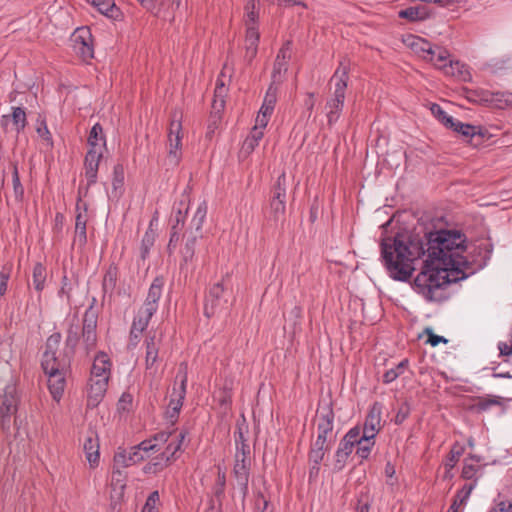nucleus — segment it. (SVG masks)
I'll list each match as a JSON object with an SVG mask.
<instances>
[{
    "mask_svg": "<svg viewBox=\"0 0 512 512\" xmlns=\"http://www.w3.org/2000/svg\"><path fill=\"white\" fill-rule=\"evenodd\" d=\"M422 237L411 232L397 233L381 243L382 257L389 275L407 281L419 258L427 253L421 272L414 280V289L428 301L446 299L445 289L475 273L473 265L462 253L466 236L458 230H439Z\"/></svg>",
    "mask_w": 512,
    "mask_h": 512,
    "instance_id": "1",
    "label": "nucleus"
},
{
    "mask_svg": "<svg viewBox=\"0 0 512 512\" xmlns=\"http://www.w3.org/2000/svg\"><path fill=\"white\" fill-rule=\"evenodd\" d=\"M72 320L67 332L65 355H58V347L61 342V334L54 333L46 341L45 351L42 357V368L48 376V388L54 400L59 401L64 392L66 373L69 366L68 354H73L77 346L79 336L78 323Z\"/></svg>",
    "mask_w": 512,
    "mask_h": 512,
    "instance_id": "2",
    "label": "nucleus"
},
{
    "mask_svg": "<svg viewBox=\"0 0 512 512\" xmlns=\"http://www.w3.org/2000/svg\"><path fill=\"white\" fill-rule=\"evenodd\" d=\"M381 406L375 403L364 422L363 427L350 429L343 438V448H371L374 445V438L381 428Z\"/></svg>",
    "mask_w": 512,
    "mask_h": 512,
    "instance_id": "3",
    "label": "nucleus"
},
{
    "mask_svg": "<svg viewBox=\"0 0 512 512\" xmlns=\"http://www.w3.org/2000/svg\"><path fill=\"white\" fill-rule=\"evenodd\" d=\"M163 286L164 280L162 278L157 277L152 282L146 300L143 306L138 310L131 326L130 342L132 345H137L143 331L147 328L150 319L157 311L158 302L162 296Z\"/></svg>",
    "mask_w": 512,
    "mask_h": 512,
    "instance_id": "4",
    "label": "nucleus"
},
{
    "mask_svg": "<svg viewBox=\"0 0 512 512\" xmlns=\"http://www.w3.org/2000/svg\"><path fill=\"white\" fill-rule=\"evenodd\" d=\"M348 80V68L341 62L330 79L331 93L325 105L329 125L334 124L340 117L344 106Z\"/></svg>",
    "mask_w": 512,
    "mask_h": 512,
    "instance_id": "5",
    "label": "nucleus"
},
{
    "mask_svg": "<svg viewBox=\"0 0 512 512\" xmlns=\"http://www.w3.org/2000/svg\"><path fill=\"white\" fill-rule=\"evenodd\" d=\"M404 42L416 55L431 62L434 66L437 61H444L447 55L445 48L433 46L427 40L418 36L409 35Z\"/></svg>",
    "mask_w": 512,
    "mask_h": 512,
    "instance_id": "6",
    "label": "nucleus"
},
{
    "mask_svg": "<svg viewBox=\"0 0 512 512\" xmlns=\"http://www.w3.org/2000/svg\"><path fill=\"white\" fill-rule=\"evenodd\" d=\"M17 387L13 381H0V425H9L12 415L17 410Z\"/></svg>",
    "mask_w": 512,
    "mask_h": 512,
    "instance_id": "7",
    "label": "nucleus"
},
{
    "mask_svg": "<svg viewBox=\"0 0 512 512\" xmlns=\"http://www.w3.org/2000/svg\"><path fill=\"white\" fill-rule=\"evenodd\" d=\"M186 383V368H182L181 366L176 375L175 385L170 395V401L166 412L167 417L170 419L171 423H174L176 421L178 414L182 408L183 400L186 395Z\"/></svg>",
    "mask_w": 512,
    "mask_h": 512,
    "instance_id": "8",
    "label": "nucleus"
},
{
    "mask_svg": "<svg viewBox=\"0 0 512 512\" xmlns=\"http://www.w3.org/2000/svg\"><path fill=\"white\" fill-rule=\"evenodd\" d=\"M181 130L182 125L178 113L173 114L168 132V156L167 165L175 167L181 160Z\"/></svg>",
    "mask_w": 512,
    "mask_h": 512,
    "instance_id": "9",
    "label": "nucleus"
},
{
    "mask_svg": "<svg viewBox=\"0 0 512 512\" xmlns=\"http://www.w3.org/2000/svg\"><path fill=\"white\" fill-rule=\"evenodd\" d=\"M161 344V334H157L156 331L150 332L145 340L146 346V357L145 366L146 372L145 377L154 380L158 374L157 362L159 359V348ZM152 385V382L150 383Z\"/></svg>",
    "mask_w": 512,
    "mask_h": 512,
    "instance_id": "10",
    "label": "nucleus"
},
{
    "mask_svg": "<svg viewBox=\"0 0 512 512\" xmlns=\"http://www.w3.org/2000/svg\"><path fill=\"white\" fill-rule=\"evenodd\" d=\"M333 412L329 407L320 408L317 412L318 435L315 441L316 448H323L325 444L330 445L333 439Z\"/></svg>",
    "mask_w": 512,
    "mask_h": 512,
    "instance_id": "11",
    "label": "nucleus"
},
{
    "mask_svg": "<svg viewBox=\"0 0 512 512\" xmlns=\"http://www.w3.org/2000/svg\"><path fill=\"white\" fill-rule=\"evenodd\" d=\"M229 304V297L225 291L224 284H214L206 297L204 312L207 317L216 314L217 311L226 310Z\"/></svg>",
    "mask_w": 512,
    "mask_h": 512,
    "instance_id": "12",
    "label": "nucleus"
},
{
    "mask_svg": "<svg viewBox=\"0 0 512 512\" xmlns=\"http://www.w3.org/2000/svg\"><path fill=\"white\" fill-rule=\"evenodd\" d=\"M187 433L183 430H173L171 432L162 431L155 435V441L157 443L146 446L144 442L134 446L133 448H156L157 445L167 443V448H181L182 446H188L190 440L186 439Z\"/></svg>",
    "mask_w": 512,
    "mask_h": 512,
    "instance_id": "13",
    "label": "nucleus"
},
{
    "mask_svg": "<svg viewBox=\"0 0 512 512\" xmlns=\"http://www.w3.org/2000/svg\"><path fill=\"white\" fill-rule=\"evenodd\" d=\"M292 56V43L286 41L279 50L272 72V83L279 84L283 80V74L288 69V61Z\"/></svg>",
    "mask_w": 512,
    "mask_h": 512,
    "instance_id": "14",
    "label": "nucleus"
},
{
    "mask_svg": "<svg viewBox=\"0 0 512 512\" xmlns=\"http://www.w3.org/2000/svg\"><path fill=\"white\" fill-rule=\"evenodd\" d=\"M435 67L442 70L445 75L457 77L461 81L467 82L471 80V74L466 65L459 61L451 60L448 51L445 60L437 61Z\"/></svg>",
    "mask_w": 512,
    "mask_h": 512,
    "instance_id": "15",
    "label": "nucleus"
},
{
    "mask_svg": "<svg viewBox=\"0 0 512 512\" xmlns=\"http://www.w3.org/2000/svg\"><path fill=\"white\" fill-rule=\"evenodd\" d=\"M96 327L97 316L91 309H89L84 314L82 327V340L87 353L96 345Z\"/></svg>",
    "mask_w": 512,
    "mask_h": 512,
    "instance_id": "16",
    "label": "nucleus"
},
{
    "mask_svg": "<svg viewBox=\"0 0 512 512\" xmlns=\"http://www.w3.org/2000/svg\"><path fill=\"white\" fill-rule=\"evenodd\" d=\"M26 124V112L21 107H12V113L10 115H3L1 117V127L5 132L15 131L19 134L24 130Z\"/></svg>",
    "mask_w": 512,
    "mask_h": 512,
    "instance_id": "17",
    "label": "nucleus"
},
{
    "mask_svg": "<svg viewBox=\"0 0 512 512\" xmlns=\"http://www.w3.org/2000/svg\"><path fill=\"white\" fill-rule=\"evenodd\" d=\"M91 33L88 28H78L74 33V50L83 60L93 58V48L91 46Z\"/></svg>",
    "mask_w": 512,
    "mask_h": 512,
    "instance_id": "18",
    "label": "nucleus"
},
{
    "mask_svg": "<svg viewBox=\"0 0 512 512\" xmlns=\"http://www.w3.org/2000/svg\"><path fill=\"white\" fill-rule=\"evenodd\" d=\"M108 381L104 378H89L87 385V405L89 407H96L103 400L107 387Z\"/></svg>",
    "mask_w": 512,
    "mask_h": 512,
    "instance_id": "19",
    "label": "nucleus"
},
{
    "mask_svg": "<svg viewBox=\"0 0 512 512\" xmlns=\"http://www.w3.org/2000/svg\"><path fill=\"white\" fill-rule=\"evenodd\" d=\"M144 455L141 453V450L133 451V450H120L114 456V464L117 467V470L113 472V477L121 476V472L119 468L128 467L130 465L136 464L139 461L143 460Z\"/></svg>",
    "mask_w": 512,
    "mask_h": 512,
    "instance_id": "20",
    "label": "nucleus"
},
{
    "mask_svg": "<svg viewBox=\"0 0 512 512\" xmlns=\"http://www.w3.org/2000/svg\"><path fill=\"white\" fill-rule=\"evenodd\" d=\"M75 220V241L85 244L87 241L86 224L88 221L86 204L77 203Z\"/></svg>",
    "mask_w": 512,
    "mask_h": 512,
    "instance_id": "21",
    "label": "nucleus"
},
{
    "mask_svg": "<svg viewBox=\"0 0 512 512\" xmlns=\"http://www.w3.org/2000/svg\"><path fill=\"white\" fill-rule=\"evenodd\" d=\"M102 157V149H89L85 157L86 177L89 184L96 181L98 166Z\"/></svg>",
    "mask_w": 512,
    "mask_h": 512,
    "instance_id": "22",
    "label": "nucleus"
},
{
    "mask_svg": "<svg viewBox=\"0 0 512 512\" xmlns=\"http://www.w3.org/2000/svg\"><path fill=\"white\" fill-rule=\"evenodd\" d=\"M110 368L111 363L110 359L108 358L107 354L105 353H99L93 362L90 378H104V380H109L110 378Z\"/></svg>",
    "mask_w": 512,
    "mask_h": 512,
    "instance_id": "23",
    "label": "nucleus"
},
{
    "mask_svg": "<svg viewBox=\"0 0 512 512\" xmlns=\"http://www.w3.org/2000/svg\"><path fill=\"white\" fill-rule=\"evenodd\" d=\"M473 488L474 484H465L455 496V499L447 512H458L460 508L466 504V501L469 498Z\"/></svg>",
    "mask_w": 512,
    "mask_h": 512,
    "instance_id": "24",
    "label": "nucleus"
},
{
    "mask_svg": "<svg viewBox=\"0 0 512 512\" xmlns=\"http://www.w3.org/2000/svg\"><path fill=\"white\" fill-rule=\"evenodd\" d=\"M250 451L251 450H238L235 455V473L245 480L247 479L246 467L250 464Z\"/></svg>",
    "mask_w": 512,
    "mask_h": 512,
    "instance_id": "25",
    "label": "nucleus"
},
{
    "mask_svg": "<svg viewBox=\"0 0 512 512\" xmlns=\"http://www.w3.org/2000/svg\"><path fill=\"white\" fill-rule=\"evenodd\" d=\"M46 278V268L41 263H36L33 267L32 283L37 292H41L44 289Z\"/></svg>",
    "mask_w": 512,
    "mask_h": 512,
    "instance_id": "26",
    "label": "nucleus"
},
{
    "mask_svg": "<svg viewBox=\"0 0 512 512\" xmlns=\"http://www.w3.org/2000/svg\"><path fill=\"white\" fill-rule=\"evenodd\" d=\"M399 17L410 21H421L428 17V12L424 6L409 7L399 11Z\"/></svg>",
    "mask_w": 512,
    "mask_h": 512,
    "instance_id": "27",
    "label": "nucleus"
},
{
    "mask_svg": "<svg viewBox=\"0 0 512 512\" xmlns=\"http://www.w3.org/2000/svg\"><path fill=\"white\" fill-rule=\"evenodd\" d=\"M88 143L90 145V149H102V146L105 145V140L103 136L102 126L96 123L89 134Z\"/></svg>",
    "mask_w": 512,
    "mask_h": 512,
    "instance_id": "28",
    "label": "nucleus"
},
{
    "mask_svg": "<svg viewBox=\"0 0 512 512\" xmlns=\"http://www.w3.org/2000/svg\"><path fill=\"white\" fill-rule=\"evenodd\" d=\"M156 239V232L152 229V222L150 223L149 228L145 232L140 246L141 258L145 260L149 255V251L151 247L154 245Z\"/></svg>",
    "mask_w": 512,
    "mask_h": 512,
    "instance_id": "29",
    "label": "nucleus"
},
{
    "mask_svg": "<svg viewBox=\"0 0 512 512\" xmlns=\"http://www.w3.org/2000/svg\"><path fill=\"white\" fill-rule=\"evenodd\" d=\"M263 131L260 129H252L250 135L245 139L242 151L246 154H250L253 152L255 147L258 146L260 140L263 138Z\"/></svg>",
    "mask_w": 512,
    "mask_h": 512,
    "instance_id": "30",
    "label": "nucleus"
},
{
    "mask_svg": "<svg viewBox=\"0 0 512 512\" xmlns=\"http://www.w3.org/2000/svg\"><path fill=\"white\" fill-rule=\"evenodd\" d=\"M286 188H287V181H286V175L282 173L276 180L275 185L273 186L272 190V197L273 200H281L283 203L286 204Z\"/></svg>",
    "mask_w": 512,
    "mask_h": 512,
    "instance_id": "31",
    "label": "nucleus"
},
{
    "mask_svg": "<svg viewBox=\"0 0 512 512\" xmlns=\"http://www.w3.org/2000/svg\"><path fill=\"white\" fill-rule=\"evenodd\" d=\"M490 101L500 109L512 107V92H494Z\"/></svg>",
    "mask_w": 512,
    "mask_h": 512,
    "instance_id": "32",
    "label": "nucleus"
},
{
    "mask_svg": "<svg viewBox=\"0 0 512 512\" xmlns=\"http://www.w3.org/2000/svg\"><path fill=\"white\" fill-rule=\"evenodd\" d=\"M91 5L97 8V10L109 17H114L113 12L116 9L115 3L113 0H87Z\"/></svg>",
    "mask_w": 512,
    "mask_h": 512,
    "instance_id": "33",
    "label": "nucleus"
},
{
    "mask_svg": "<svg viewBox=\"0 0 512 512\" xmlns=\"http://www.w3.org/2000/svg\"><path fill=\"white\" fill-rule=\"evenodd\" d=\"M451 129H453L455 132H457L458 134L467 139L475 136L478 133V128L476 126L467 123H462L458 120H455Z\"/></svg>",
    "mask_w": 512,
    "mask_h": 512,
    "instance_id": "34",
    "label": "nucleus"
},
{
    "mask_svg": "<svg viewBox=\"0 0 512 512\" xmlns=\"http://www.w3.org/2000/svg\"><path fill=\"white\" fill-rule=\"evenodd\" d=\"M432 114L446 127L451 128L455 120L452 116H449L440 105L432 104L430 107Z\"/></svg>",
    "mask_w": 512,
    "mask_h": 512,
    "instance_id": "35",
    "label": "nucleus"
},
{
    "mask_svg": "<svg viewBox=\"0 0 512 512\" xmlns=\"http://www.w3.org/2000/svg\"><path fill=\"white\" fill-rule=\"evenodd\" d=\"M12 184H13V192L14 197L17 202H21L24 197V187L20 182V177L18 173L17 165H13L12 171Z\"/></svg>",
    "mask_w": 512,
    "mask_h": 512,
    "instance_id": "36",
    "label": "nucleus"
},
{
    "mask_svg": "<svg viewBox=\"0 0 512 512\" xmlns=\"http://www.w3.org/2000/svg\"><path fill=\"white\" fill-rule=\"evenodd\" d=\"M36 132H37L38 136L41 138V140L44 142V144L47 147L52 148V146H53L52 136H51L50 131L47 128L45 120L40 119V118L37 120Z\"/></svg>",
    "mask_w": 512,
    "mask_h": 512,
    "instance_id": "37",
    "label": "nucleus"
},
{
    "mask_svg": "<svg viewBox=\"0 0 512 512\" xmlns=\"http://www.w3.org/2000/svg\"><path fill=\"white\" fill-rule=\"evenodd\" d=\"M269 209H270V217L274 221H279L280 218L283 217L285 214L286 204L283 203L281 200L276 201V200L271 199Z\"/></svg>",
    "mask_w": 512,
    "mask_h": 512,
    "instance_id": "38",
    "label": "nucleus"
},
{
    "mask_svg": "<svg viewBox=\"0 0 512 512\" xmlns=\"http://www.w3.org/2000/svg\"><path fill=\"white\" fill-rule=\"evenodd\" d=\"M259 32L255 26H248L245 38V48L258 49Z\"/></svg>",
    "mask_w": 512,
    "mask_h": 512,
    "instance_id": "39",
    "label": "nucleus"
},
{
    "mask_svg": "<svg viewBox=\"0 0 512 512\" xmlns=\"http://www.w3.org/2000/svg\"><path fill=\"white\" fill-rule=\"evenodd\" d=\"M258 0H247V4L245 7L246 10V25L255 26L256 20L258 18V13L256 12V3Z\"/></svg>",
    "mask_w": 512,
    "mask_h": 512,
    "instance_id": "40",
    "label": "nucleus"
},
{
    "mask_svg": "<svg viewBox=\"0 0 512 512\" xmlns=\"http://www.w3.org/2000/svg\"><path fill=\"white\" fill-rule=\"evenodd\" d=\"M188 201V195L183 194L182 199L179 202V208L177 209V212L175 214L176 226L180 223H184L185 216L188 210V205H186V202Z\"/></svg>",
    "mask_w": 512,
    "mask_h": 512,
    "instance_id": "41",
    "label": "nucleus"
},
{
    "mask_svg": "<svg viewBox=\"0 0 512 512\" xmlns=\"http://www.w3.org/2000/svg\"><path fill=\"white\" fill-rule=\"evenodd\" d=\"M225 92L224 84L218 83L215 89V97L213 100V109L220 111L224 108L225 101L223 99V93Z\"/></svg>",
    "mask_w": 512,
    "mask_h": 512,
    "instance_id": "42",
    "label": "nucleus"
},
{
    "mask_svg": "<svg viewBox=\"0 0 512 512\" xmlns=\"http://www.w3.org/2000/svg\"><path fill=\"white\" fill-rule=\"evenodd\" d=\"M423 334L427 335L426 343L430 344L432 347L437 346L439 343L446 344L448 342V340L443 336L434 334L432 328L430 327L425 328Z\"/></svg>",
    "mask_w": 512,
    "mask_h": 512,
    "instance_id": "43",
    "label": "nucleus"
},
{
    "mask_svg": "<svg viewBox=\"0 0 512 512\" xmlns=\"http://www.w3.org/2000/svg\"><path fill=\"white\" fill-rule=\"evenodd\" d=\"M206 213H207V207L206 205L203 203L201 205H199V207L197 208V211L192 219V223L194 224V226L196 227L197 230H199L204 222V219L206 217Z\"/></svg>",
    "mask_w": 512,
    "mask_h": 512,
    "instance_id": "44",
    "label": "nucleus"
},
{
    "mask_svg": "<svg viewBox=\"0 0 512 512\" xmlns=\"http://www.w3.org/2000/svg\"><path fill=\"white\" fill-rule=\"evenodd\" d=\"M159 502V493L154 491L150 494L143 507L144 512H158L157 503Z\"/></svg>",
    "mask_w": 512,
    "mask_h": 512,
    "instance_id": "45",
    "label": "nucleus"
},
{
    "mask_svg": "<svg viewBox=\"0 0 512 512\" xmlns=\"http://www.w3.org/2000/svg\"><path fill=\"white\" fill-rule=\"evenodd\" d=\"M11 268L4 266L0 272V295L3 296L7 291L8 280Z\"/></svg>",
    "mask_w": 512,
    "mask_h": 512,
    "instance_id": "46",
    "label": "nucleus"
},
{
    "mask_svg": "<svg viewBox=\"0 0 512 512\" xmlns=\"http://www.w3.org/2000/svg\"><path fill=\"white\" fill-rule=\"evenodd\" d=\"M133 396L130 393H123L120 397L117 407L119 411H129L132 407Z\"/></svg>",
    "mask_w": 512,
    "mask_h": 512,
    "instance_id": "47",
    "label": "nucleus"
},
{
    "mask_svg": "<svg viewBox=\"0 0 512 512\" xmlns=\"http://www.w3.org/2000/svg\"><path fill=\"white\" fill-rule=\"evenodd\" d=\"M116 284V272L113 269H109L103 279V288L104 290H112Z\"/></svg>",
    "mask_w": 512,
    "mask_h": 512,
    "instance_id": "48",
    "label": "nucleus"
},
{
    "mask_svg": "<svg viewBox=\"0 0 512 512\" xmlns=\"http://www.w3.org/2000/svg\"><path fill=\"white\" fill-rule=\"evenodd\" d=\"M235 443H236V448H248L249 447V443L247 441V439H245L244 437V428L242 426H239L238 427V431L235 432Z\"/></svg>",
    "mask_w": 512,
    "mask_h": 512,
    "instance_id": "49",
    "label": "nucleus"
},
{
    "mask_svg": "<svg viewBox=\"0 0 512 512\" xmlns=\"http://www.w3.org/2000/svg\"><path fill=\"white\" fill-rule=\"evenodd\" d=\"M499 397L482 398L479 401V409L481 411L488 410L491 406L499 405Z\"/></svg>",
    "mask_w": 512,
    "mask_h": 512,
    "instance_id": "50",
    "label": "nucleus"
},
{
    "mask_svg": "<svg viewBox=\"0 0 512 512\" xmlns=\"http://www.w3.org/2000/svg\"><path fill=\"white\" fill-rule=\"evenodd\" d=\"M273 85L274 84L272 83V85L269 87L263 103L274 109L276 103V88H274Z\"/></svg>",
    "mask_w": 512,
    "mask_h": 512,
    "instance_id": "51",
    "label": "nucleus"
},
{
    "mask_svg": "<svg viewBox=\"0 0 512 512\" xmlns=\"http://www.w3.org/2000/svg\"><path fill=\"white\" fill-rule=\"evenodd\" d=\"M71 291H72V283H71V281L67 278V276H63V278H62V286H61V289L59 291V294L61 296H66L67 299H69Z\"/></svg>",
    "mask_w": 512,
    "mask_h": 512,
    "instance_id": "52",
    "label": "nucleus"
},
{
    "mask_svg": "<svg viewBox=\"0 0 512 512\" xmlns=\"http://www.w3.org/2000/svg\"><path fill=\"white\" fill-rule=\"evenodd\" d=\"M86 459L92 468L98 466L99 460H100L99 450H93L92 452H87Z\"/></svg>",
    "mask_w": 512,
    "mask_h": 512,
    "instance_id": "53",
    "label": "nucleus"
},
{
    "mask_svg": "<svg viewBox=\"0 0 512 512\" xmlns=\"http://www.w3.org/2000/svg\"><path fill=\"white\" fill-rule=\"evenodd\" d=\"M269 116L267 115H264V114H261V113H258L257 117H256V123H255V126L253 127V129H260L263 131V129L267 126L268 124V121H269Z\"/></svg>",
    "mask_w": 512,
    "mask_h": 512,
    "instance_id": "54",
    "label": "nucleus"
},
{
    "mask_svg": "<svg viewBox=\"0 0 512 512\" xmlns=\"http://www.w3.org/2000/svg\"><path fill=\"white\" fill-rule=\"evenodd\" d=\"M323 457V450H311L309 459L315 464L312 469L316 468V465H318L323 460Z\"/></svg>",
    "mask_w": 512,
    "mask_h": 512,
    "instance_id": "55",
    "label": "nucleus"
},
{
    "mask_svg": "<svg viewBox=\"0 0 512 512\" xmlns=\"http://www.w3.org/2000/svg\"><path fill=\"white\" fill-rule=\"evenodd\" d=\"M351 451L352 450H336V454H335V456L337 457L336 467L338 469L342 468L343 462L347 459V457L349 456Z\"/></svg>",
    "mask_w": 512,
    "mask_h": 512,
    "instance_id": "56",
    "label": "nucleus"
},
{
    "mask_svg": "<svg viewBox=\"0 0 512 512\" xmlns=\"http://www.w3.org/2000/svg\"><path fill=\"white\" fill-rule=\"evenodd\" d=\"M491 512H512V503L509 501H502L498 503Z\"/></svg>",
    "mask_w": 512,
    "mask_h": 512,
    "instance_id": "57",
    "label": "nucleus"
},
{
    "mask_svg": "<svg viewBox=\"0 0 512 512\" xmlns=\"http://www.w3.org/2000/svg\"><path fill=\"white\" fill-rule=\"evenodd\" d=\"M408 413H409L408 407H406V406L401 407L395 417V422L397 424L402 423L408 416Z\"/></svg>",
    "mask_w": 512,
    "mask_h": 512,
    "instance_id": "58",
    "label": "nucleus"
},
{
    "mask_svg": "<svg viewBox=\"0 0 512 512\" xmlns=\"http://www.w3.org/2000/svg\"><path fill=\"white\" fill-rule=\"evenodd\" d=\"M193 256H194V250L184 248L182 251L181 267H183L184 265L186 266L188 264V262L192 260Z\"/></svg>",
    "mask_w": 512,
    "mask_h": 512,
    "instance_id": "59",
    "label": "nucleus"
},
{
    "mask_svg": "<svg viewBox=\"0 0 512 512\" xmlns=\"http://www.w3.org/2000/svg\"><path fill=\"white\" fill-rule=\"evenodd\" d=\"M398 376H399V372H397L394 369H390V370L386 371V373L383 376L384 382L390 383V382L394 381Z\"/></svg>",
    "mask_w": 512,
    "mask_h": 512,
    "instance_id": "60",
    "label": "nucleus"
},
{
    "mask_svg": "<svg viewBox=\"0 0 512 512\" xmlns=\"http://www.w3.org/2000/svg\"><path fill=\"white\" fill-rule=\"evenodd\" d=\"M462 450H451V457L449 459V462L447 463V466L453 467L454 463L458 461L460 456L462 455Z\"/></svg>",
    "mask_w": 512,
    "mask_h": 512,
    "instance_id": "61",
    "label": "nucleus"
},
{
    "mask_svg": "<svg viewBox=\"0 0 512 512\" xmlns=\"http://www.w3.org/2000/svg\"><path fill=\"white\" fill-rule=\"evenodd\" d=\"M499 349H500V353L502 355H506V356L512 355V339H511L510 345H508L506 343H502L499 345Z\"/></svg>",
    "mask_w": 512,
    "mask_h": 512,
    "instance_id": "62",
    "label": "nucleus"
},
{
    "mask_svg": "<svg viewBox=\"0 0 512 512\" xmlns=\"http://www.w3.org/2000/svg\"><path fill=\"white\" fill-rule=\"evenodd\" d=\"M257 55L256 48H245V59L250 63Z\"/></svg>",
    "mask_w": 512,
    "mask_h": 512,
    "instance_id": "63",
    "label": "nucleus"
},
{
    "mask_svg": "<svg viewBox=\"0 0 512 512\" xmlns=\"http://www.w3.org/2000/svg\"><path fill=\"white\" fill-rule=\"evenodd\" d=\"M278 4L285 5V6H293V5H299L303 8H306V5L302 2H299L297 0H277Z\"/></svg>",
    "mask_w": 512,
    "mask_h": 512,
    "instance_id": "64",
    "label": "nucleus"
}]
</instances>
